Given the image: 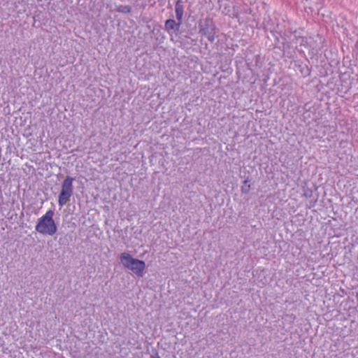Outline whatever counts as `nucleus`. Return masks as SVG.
<instances>
[{"mask_svg":"<svg viewBox=\"0 0 358 358\" xmlns=\"http://www.w3.org/2000/svg\"><path fill=\"white\" fill-rule=\"evenodd\" d=\"M53 216L54 211L48 210L45 215L38 219L35 226L36 231L43 235L53 236L57 231Z\"/></svg>","mask_w":358,"mask_h":358,"instance_id":"obj_1","label":"nucleus"},{"mask_svg":"<svg viewBox=\"0 0 358 358\" xmlns=\"http://www.w3.org/2000/svg\"><path fill=\"white\" fill-rule=\"evenodd\" d=\"M120 262L122 266L132 271L134 274L139 277H142L145 268V262L134 258L128 252H122L120 256Z\"/></svg>","mask_w":358,"mask_h":358,"instance_id":"obj_2","label":"nucleus"},{"mask_svg":"<svg viewBox=\"0 0 358 358\" xmlns=\"http://www.w3.org/2000/svg\"><path fill=\"white\" fill-rule=\"evenodd\" d=\"M73 178L67 176L62 185V190L59 195L58 203L60 207L64 206L70 199L73 194Z\"/></svg>","mask_w":358,"mask_h":358,"instance_id":"obj_3","label":"nucleus"},{"mask_svg":"<svg viewBox=\"0 0 358 358\" xmlns=\"http://www.w3.org/2000/svg\"><path fill=\"white\" fill-rule=\"evenodd\" d=\"M181 22L177 23L174 20H167L165 22V27L168 31H176L179 29Z\"/></svg>","mask_w":358,"mask_h":358,"instance_id":"obj_4","label":"nucleus"},{"mask_svg":"<svg viewBox=\"0 0 358 358\" xmlns=\"http://www.w3.org/2000/svg\"><path fill=\"white\" fill-rule=\"evenodd\" d=\"M184 6L181 1H178L175 6V11L176 14V18L179 22H182L183 17Z\"/></svg>","mask_w":358,"mask_h":358,"instance_id":"obj_5","label":"nucleus"},{"mask_svg":"<svg viewBox=\"0 0 358 358\" xmlns=\"http://www.w3.org/2000/svg\"><path fill=\"white\" fill-rule=\"evenodd\" d=\"M117 10L123 13H128L131 11V8L129 6H119L117 8Z\"/></svg>","mask_w":358,"mask_h":358,"instance_id":"obj_6","label":"nucleus"},{"mask_svg":"<svg viewBox=\"0 0 358 358\" xmlns=\"http://www.w3.org/2000/svg\"><path fill=\"white\" fill-rule=\"evenodd\" d=\"M208 39H209L210 41H214V37H213V36H208Z\"/></svg>","mask_w":358,"mask_h":358,"instance_id":"obj_7","label":"nucleus"},{"mask_svg":"<svg viewBox=\"0 0 358 358\" xmlns=\"http://www.w3.org/2000/svg\"><path fill=\"white\" fill-rule=\"evenodd\" d=\"M158 358H159V357H158Z\"/></svg>","mask_w":358,"mask_h":358,"instance_id":"obj_8","label":"nucleus"}]
</instances>
